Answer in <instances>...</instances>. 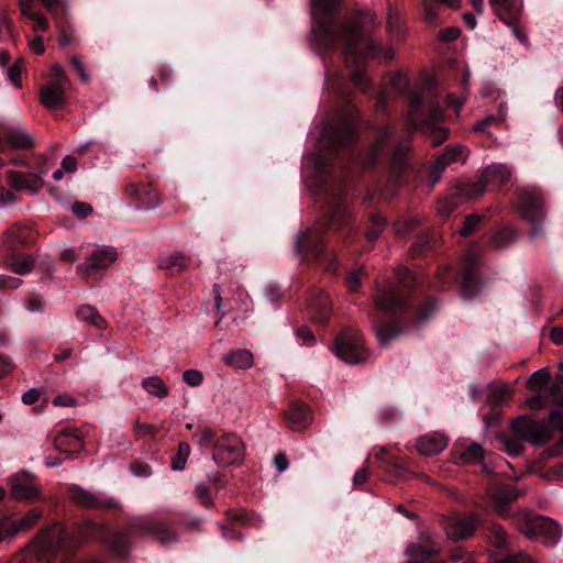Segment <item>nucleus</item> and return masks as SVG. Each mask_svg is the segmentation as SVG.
<instances>
[{
  "label": "nucleus",
  "instance_id": "6",
  "mask_svg": "<svg viewBox=\"0 0 563 563\" xmlns=\"http://www.w3.org/2000/svg\"><path fill=\"white\" fill-rule=\"evenodd\" d=\"M70 539L65 529L54 525L46 530H42L36 539L31 543L30 551L43 562H49L59 551H65L60 563H102L95 559H78L67 556Z\"/></svg>",
  "mask_w": 563,
  "mask_h": 563
},
{
  "label": "nucleus",
  "instance_id": "25",
  "mask_svg": "<svg viewBox=\"0 0 563 563\" xmlns=\"http://www.w3.org/2000/svg\"><path fill=\"white\" fill-rule=\"evenodd\" d=\"M477 526L475 517L453 518L445 527L446 534L453 540H462L471 537Z\"/></svg>",
  "mask_w": 563,
  "mask_h": 563
},
{
  "label": "nucleus",
  "instance_id": "59",
  "mask_svg": "<svg viewBox=\"0 0 563 563\" xmlns=\"http://www.w3.org/2000/svg\"><path fill=\"white\" fill-rule=\"evenodd\" d=\"M401 453L400 449L396 445H383V446H379L376 451V449H374V451L372 453H369L367 455V457H371V455L373 454L375 459H378V457H384L385 455H389V457H397V454Z\"/></svg>",
  "mask_w": 563,
  "mask_h": 563
},
{
  "label": "nucleus",
  "instance_id": "44",
  "mask_svg": "<svg viewBox=\"0 0 563 563\" xmlns=\"http://www.w3.org/2000/svg\"><path fill=\"white\" fill-rule=\"evenodd\" d=\"M364 275L365 273L362 267L349 271L344 278L346 288L352 292L357 291L362 285V277Z\"/></svg>",
  "mask_w": 563,
  "mask_h": 563
},
{
  "label": "nucleus",
  "instance_id": "34",
  "mask_svg": "<svg viewBox=\"0 0 563 563\" xmlns=\"http://www.w3.org/2000/svg\"><path fill=\"white\" fill-rule=\"evenodd\" d=\"M323 63H324V68H325V81H324L325 88L329 91L336 95L338 97H340L342 99H346L347 92L342 84L343 76L336 69L332 70L330 68L324 56H323Z\"/></svg>",
  "mask_w": 563,
  "mask_h": 563
},
{
  "label": "nucleus",
  "instance_id": "22",
  "mask_svg": "<svg viewBox=\"0 0 563 563\" xmlns=\"http://www.w3.org/2000/svg\"><path fill=\"white\" fill-rule=\"evenodd\" d=\"M309 311L314 323L325 327L332 314L329 295L323 290H316L309 298Z\"/></svg>",
  "mask_w": 563,
  "mask_h": 563
},
{
  "label": "nucleus",
  "instance_id": "41",
  "mask_svg": "<svg viewBox=\"0 0 563 563\" xmlns=\"http://www.w3.org/2000/svg\"><path fill=\"white\" fill-rule=\"evenodd\" d=\"M455 446H460L463 450L461 453H459V455H456L455 452H452L451 457H484L485 451L477 442H472L468 444L466 440H460L455 443Z\"/></svg>",
  "mask_w": 563,
  "mask_h": 563
},
{
  "label": "nucleus",
  "instance_id": "48",
  "mask_svg": "<svg viewBox=\"0 0 563 563\" xmlns=\"http://www.w3.org/2000/svg\"><path fill=\"white\" fill-rule=\"evenodd\" d=\"M509 396V389L507 386H501L496 388L495 390L490 391L487 401L490 404L493 408H497L501 406L507 397Z\"/></svg>",
  "mask_w": 563,
  "mask_h": 563
},
{
  "label": "nucleus",
  "instance_id": "45",
  "mask_svg": "<svg viewBox=\"0 0 563 563\" xmlns=\"http://www.w3.org/2000/svg\"><path fill=\"white\" fill-rule=\"evenodd\" d=\"M433 245V238L429 235L419 236L410 246V253L413 257L421 256Z\"/></svg>",
  "mask_w": 563,
  "mask_h": 563
},
{
  "label": "nucleus",
  "instance_id": "1",
  "mask_svg": "<svg viewBox=\"0 0 563 563\" xmlns=\"http://www.w3.org/2000/svg\"><path fill=\"white\" fill-rule=\"evenodd\" d=\"M361 124L360 111L349 104L347 113L323 126L320 152L311 157L312 195L322 213L317 224L300 231L294 242V253L301 264L317 265L331 274H336L339 268L336 254L329 247L332 238L350 245L364 242L366 245H361V250H366L387 225L382 214L373 212L361 233L353 220L347 189L354 168L373 164L378 151L375 145L371 157H363L358 146Z\"/></svg>",
  "mask_w": 563,
  "mask_h": 563
},
{
  "label": "nucleus",
  "instance_id": "55",
  "mask_svg": "<svg viewBox=\"0 0 563 563\" xmlns=\"http://www.w3.org/2000/svg\"><path fill=\"white\" fill-rule=\"evenodd\" d=\"M15 537L13 532L12 517L4 516L0 518V542L8 538Z\"/></svg>",
  "mask_w": 563,
  "mask_h": 563
},
{
  "label": "nucleus",
  "instance_id": "58",
  "mask_svg": "<svg viewBox=\"0 0 563 563\" xmlns=\"http://www.w3.org/2000/svg\"><path fill=\"white\" fill-rule=\"evenodd\" d=\"M461 30L456 26L444 27L439 31L438 37L441 42L451 43L459 38Z\"/></svg>",
  "mask_w": 563,
  "mask_h": 563
},
{
  "label": "nucleus",
  "instance_id": "52",
  "mask_svg": "<svg viewBox=\"0 0 563 563\" xmlns=\"http://www.w3.org/2000/svg\"><path fill=\"white\" fill-rule=\"evenodd\" d=\"M42 5L51 13H67L68 2L67 0H40Z\"/></svg>",
  "mask_w": 563,
  "mask_h": 563
},
{
  "label": "nucleus",
  "instance_id": "54",
  "mask_svg": "<svg viewBox=\"0 0 563 563\" xmlns=\"http://www.w3.org/2000/svg\"><path fill=\"white\" fill-rule=\"evenodd\" d=\"M265 296L272 303L279 305L284 294L277 283L271 282L265 286Z\"/></svg>",
  "mask_w": 563,
  "mask_h": 563
},
{
  "label": "nucleus",
  "instance_id": "40",
  "mask_svg": "<svg viewBox=\"0 0 563 563\" xmlns=\"http://www.w3.org/2000/svg\"><path fill=\"white\" fill-rule=\"evenodd\" d=\"M41 515H42L41 511L38 509L34 508V509H31L22 518H19V519L12 518L14 534L16 536L21 532H24V531H27L29 529H31L36 523V521L40 519Z\"/></svg>",
  "mask_w": 563,
  "mask_h": 563
},
{
  "label": "nucleus",
  "instance_id": "30",
  "mask_svg": "<svg viewBox=\"0 0 563 563\" xmlns=\"http://www.w3.org/2000/svg\"><path fill=\"white\" fill-rule=\"evenodd\" d=\"M191 264V260L183 253L176 252L168 256L162 257L158 268L165 271L168 275L174 276L183 273Z\"/></svg>",
  "mask_w": 563,
  "mask_h": 563
},
{
  "label": "nucleus",
  "instance_id": "11",
  "mask_svg": "<svg viewBox=\"0 0 563 563\" xmlns=\"http://www.w3.org/2000/svg\"><path fill=\"white\" fill-rule=\"evenodd\" d=\"M443 110L434 101H426L420 90L408 96V122L416 130H433L443 120Z\"/></svg>",
  "mask_w": 563,
  "mask_h": 563
},
{
  "label": "nucleus",
  "instance_id": "49",
  "mask_svg": "<svg viewBox=\"0 0 563 563\" xmlns=\"http://www.w3.org/2000/svg\"><path fill=\"white\" fill-rule=\"evenodd\" d=\"M23 59L15 60L11 66L8 67L7 75L10 81L16 87L22 88V74Z\"/></svg>",
  "mask_w": 563,
  "mask_h": 563
},
{
  "label": "nucleus",
  "instance_id": "42",
  "mask_svg": "<svg viewBox=\"0 0 563 563\" xmlns=\"http://www.w3.org/2000/svg\"><path fill=\"white\" fill-rule=\"evenodd\" d=\"M551 382V375L547 367L534 372L527 382V387L533 391H542Z\"/></svg>",
  "mask_w": 563,
  "mask_h": 563
},
{
  "label": "nucleus",
  "instance_id": "31",
  "mask_svg": "<svg viewBox=\"0 0 563 563\" xmlns=\"http://www.w3.org/2000/svg\"><path fill=\"white\" fill-rule=\"evenodd\" d=\"M518 232L509 225H503L495 230L489 238L488 244L496 250H504L516 242Z\"/></svg>",
  "mask_w": 563,
  "mask_h": 563
},
{
  "label": "nucleus",
  "instance_id": "16",
  "mask_svg": "<svg viewBox=\"0 0 563 563\" xmlns=\"http://www.w3.org/2000/svg\"><path fill=\"white\" fill-rule=\"evenodd\" d=\"M117 252L113 247L95 249L88 256L87 261L78 265L77 269L81 272L85 279H100L101 272L110 267L117 260Z\"/></svg>",
  "mask_w": 563,
  "mask_h": 563
},
{
  "label": "nucleus",
  "instance_id": "38",
  "mask_svg": "<svg viewBox=\"0 0 563 563\" xmlns=\"http://www.w3.org/2000/svg\"><path fill=\"white\" fill-rule=\"evenodd\" d=\"M224 361L230 366L246 369L253 364V355L250 351L240 349L229 353Z\"/></svg>",
  "mask_w": 563,
  "mask_h": 563
},
{
  "label": "nucleus",
  "instance_id": "37",
  "mask_svg": "<svg viewBox=\"0 0 563 563\" xmlns=\"http://www.w3.org/2000/svg\"><path fill=\"white\" fill-rule=\"evenodd\" d=\"M141 386L150 395L155 396L157 398H165L169 394L168 387L158 376H150L144 378L141 383Z\"/></svg>",
  "mask_w": 563,
  "mask_h": 563
},
{
  "label": "nucleus",
  "instance_id": "35",
  "mask_svg": "<svg viewBox=\"0 0 563 563\" xmlns=\"http://www.w3.org/2000/svg\"><path fill=\"white\" fill-rule=\"evenodd\" d=\"M387 30L397 40H402L406 35V27L402 15L397 8L388 7Z\"/></svg>",
  "mask_w": 563,
  "mask_h": 563
},
{
  "label": "nucleus",
  "instance_id": "15",
  "mask_svg": "<svg viewBox=\"0 0 563 563\" xmlns=\"http://www.w3.org/2000/svg\"><path fill=\"white\" fill-rule=\"evenodd\" d=\"M484 286L481 257L474 252H468L463 260L461 294L464 298H474L481 294Z\"/></svg>",
  "mask_w": 563,
  "mask_h": 563
},
{
  "label": "nucleus",
  "instance_id": "57",
  "mask_svg": "<svg viewBox=\"0 0 563 563\" xmlns=\"http://www.w3.org/2000/svg\"><path fill=\"white\" fill-rule=\"evenodd\" d=\"M195 494L205 507L210 508L212 506V497L206 484L198 483L196 485Z\"/></svg>",
  "mask_w": 563,
  "mask_h": 563
},
{
  "label": "nucleus",
  "instance_id": "13",
  "mask_svg": "<svg viewBox=\"0 0 563 563\" xmlns=\"http://www.w3.org/2000/svg\"><path fill=\"white\" fill-rule=\"evenodd\" d=\"M334 354L349 364H358L367 360L369 353L364 346L360 332L352 328H344L333 342Z\"/></svg>",
  "mask_w": 563,
  "mask_h": 563
},
{
  "label": "nucleus",
  "instance_id": "18",
  "mask_svg": "<svg viewBox=\"0 0 563 563\" xmlns=\"http://www.w3.org/2000/svg\"><path fill=\"white\" fill-rule=\"evenodd\" d=\"M68 497L84 508L118 509L121 507L119 501L112 497H104L101 494L88 492L76 485L69 487Z\"/></svg>",
  "mask_w": 563,
  "mask_h": 563
},
{
  "label": "nucleus",
  "instance_id": "51",
  "mask_svg": "<svg viewBox=\"0 0 563 563\" xmlns=\"http://www.w3.org/2000/svg\"><path fill=\"white\" fill-rule=\"evenodd\" d=\"M481 223V217L477 214H468L465 217L463 227L460 230L461 235L470 236L473 232H475Z\"/></svg>",
  "mask_w": 563,
  "mask_h": 563
},
{
  "label": "nucleus",
  "instance_id": "19",
  "mask_svg": "<svg viewBox=\"0 0 563 563\" xmlns=\"http://www.w3.org/2000/svg\"><path fill=\"white\" fill-rule=\"evenodd\" d=\"M85 431L75 426H66L57 431L54 446L62 453L69 455L79 453L85 448Z\"/></svg>",
  "mask_w": 563,
  "mask_h": 563
},
{
  "label": "nucleus",
  "instance_id": "63",
  "mask_svg": "<svg viewBox=\"0 0 563 563\" xmlns=\"http://www.w3.org/2000/svg\"><path fill=\"white\" fill-rule=\"evenodd\" d=\"M70 64H71V67L74 68V70L78 74L81 81L88 82L90 78H89L88 73L85 69L82 62L80 60V57L77 55H74L70 58Z\"/></svg>",
  "mask_w": 563,
  "mask_h": 563
},
{
  "label": "nucleus",
  "instance_id": "8",
  "mask_svg": "<svg viewBox=\"0 0 563 563\" xmlns=\"http://www.w3.org/2000/svg\"><path fill=\"white\" fill-rule=\"evenodd\" d=\"M47 156L33 155L32 157L16 155L12 158V163L16 166H24L32 170L30 173H22L9 170L7 173L8 184L14 190H30L37 192L44 186L43 175L47 174Z\"/></svg>",
  "mask_w": 563,
  "mask_h": 563
},
{
  "label": "nucleus",
  "instance_id": "64",
  "mask_svg": "<svg viewBox=\"0 0 563 563\" xmlns=\"http://www.w3.org/2000/svg\"><path fill=\"white\" fill-rule=\"evenodd\" d=\"M30 20L34 22L35 31L47 32L49 30V21L42 13L32 14Z\"/></svg>",
  "mask_w": 563,
  "mask_h": 563
},
{
  "label": "nucleus",
  "instance_id": "24",
  "mask_svg": "<svg viewBox=\"0 0 563 563\" xmlns=\"http://www.w3.org/2000/svg\"><path fill=\"white\" fill-rule=\"evenodd\" d=\"M287 426L295 431L305 430L311 422L310 408L299 400H292L285 412Z\"/></svg>",
  "mask_w": 563,
  "mask_h": 563
},
{
  "label": "nucleus",
  "instance_id": "7",
  "mask_svg": "<svg viewBox=\"0 0 563 563\" xmlns=\"http://www.w3.org/2000/svg\"><path fill=\"white\" fill-rule=\"evenodd\" d=\"M129 534H152L163 544L176 541V533L169 528L150 518H139L131 522L126 532H115L109 539V547L117 555L124 556L128 554L130 549Z\"/></svg>",
  "mask_w": 563,
  "mask_h": 563
},
{
  "label": "nucleus",
  "instance_id": "36",
  "mask_svg": "<svg viewBox=\"0 0 563 563\" xmlns=\"http://www.w3.org/2000/svg\"><path fill=\"white\" fill-rule=\"evenodd\" d=\"M76 316L79 320L85 321L97 329L106 328L104 318L90 305L80 306L76 311Z\"/></svg>",
  "mask_w": 563,
  "mask_h": 563
},
{
  "label": "nucleus",
  "instance_id": "9",
  "mask_svg": "<svg viewBox=\"0 0 563 563\" xmlns=\"http://www.w3.org/2000/svg\"><path fill=\"white\" fill-rule=\"evenodd\" d=\"M515 527L527 538H539L545 544H556L561 539L559 523L532 510L523 509L512 515Z\"/></svg>",
  "mask_w": 563,
  "mask_h": 563
},
{
  "label": "nucleus",
  "instance_id": "56",
  "mask_svg": "<svg viewBox=\"0 0 563 563\" xmlns=\"http://www.w3.org/2000/svg\"><path fill=\"white\" fill-rule=\"evenodd\" d=\"M183 380L191 387H198L203 382V375L197 369H187L183 373Z\"/></svg>",
  "mask_w": 563,
  "mask_h": 563
},
{
  "label": "nucleus",
  "instance_id": "23",
  "mask_svg": "<svg viewBox=\"0 0 563 563\" xmlns=\"http://www.w3.org/2000/svg\"><path fill=\"white\" fill-rule=\"evenodd\" d=\"M30 477L26 471L11 477V495L14 499L33 501L41 498L40 489L30 483Z\"/></svg>",
  "mask_w": 563,
  "mask_h": 563
},
{
  "label": "nucleus",
  "instance_id": "4",
  "mask_svg": "<svg viewBox=\"0 0 563 563\" xmlns=\"http://www.w3.org/2000/svg\"><path fill=\"white\" fill-rule=\"evenodd\" d=\"M511 430L519 440H506L505 451L509 455L521 453L523 446L520 440L539 446L553 441L555 449L563 450V413L559 410H552L549 419L542 420H532L526 416H520L512 420Z\"/></svg>",
  "mask_w": 563,
  "mask_h": 563
},
{
  "label": "nucleus",
  "instance_id": "53",
  "mask_svg": "<svg viewBox=\"0 0 563 563\" xmlns=\"http://www.w3.org/2000/svg\"><path fill=\"white\" fill-rule=\"evenodd\" d=\"M492 542L497 548H505L507 545V533L500 525H493L490 529Z\"/></svg>",
  "mask_w": 563,
  "mask_h": 563
},
{
  "label": "nucleus",
  "instance_id": "47",
  "mask_svg": "<svg viewBox=\"0 0 563 563\" xmlns=\"http://www.w3.org/2000/svg\"><path fill=\"white\" fill-rule=\"evenodd\" d=\"M446 169L445 163L435 159L428 172V183L430 187H434L441 179L443 172Z\"/></svg>",
  "mask_w": 563,
  "mask_h": 563
},
{
  "label": "nucleus",
  "instance_id": "62",
  "mask_svg": "<svg viewBox=\"0 0 563 563\" xmlns=\"http://www.w3.org/2000/svg\"><path fill=\"white\" fill-rule=\"evenodd\" d=\"M495 563H537L530 555L519 552L514 555H508Z\"/></svg>",
  "mask_w": 563,
  "mask_h": 563
},
{
  "label": "nucleus",
  "instance_id": "21",
  "mask_svg": "<svg viewBox=\"0 0 563 563\" xmlns=\"http://www.w3.org/2000/svg\"><path fill=\"white\" fill-rule=\"evenodd\" d=\"M448 445L449 438L434 431L419 437L412 446L406 445V448L410 453H412V449H416L423 456H433L442 453Z\"/></svg>",
  "mask_w": 563,
  "mask_h": 563
},
{
  "label": "nucleus",
  "instance_id": "3",
  "mask_svg": "<svg viewBox=\"0 0 563 563\" xmlns=\"http://www.w3.org/2000/svg\"><path fill=\"white\" fill-rule=\"evenodd\" d=\"M396 277V283L379 287L374 297L373 327L384 345L410 327L428 321L438 308L437 299L427 294L419 275L399 267Z\"/></svg>",
  "mask_w": 563,
  "mask_h": 563
},
{
  "label": "nucleus",
  "instance_id": "33",
  "mask_svg": "<svg viewBox=\"0 0 563 563\" xmlns=\"http://www.w3.org/2000/svg\"><path fill=\"white\" fill-rule=\"evenodd\" d=\"M434 545L427 541L426 543H412L407 549L405 554L408 558L407 563H424L429 558L437 554Z\"/></svg>",
  "mask_w": 563,
  "mask_h": 563
},
{
  "label": "nucleus",
  "instance_id": "60",
  "mask_svg": "<svg viewBox=\"0 0 563 563\" xmlns=\"http://www.w3.org/2000/svg\"><path fill=\"white\" fill-rule=\"evenodd\" d=\"M71 210L74 212V214L80 219H85L87 218L88 216H90L93 211L92 207L90 203L88 202H82V201H76L73 207H71Z\"/></svg>",
  "mask_w": 563,
  "mask_h": 563
},
{
  "label": "nucleus",
  "instance_id": "10",
  "mask_svg": "<svg viewBox=\"0 0 563 563\" xmlns=\"http://www.w3.org/2000/svg\"><path fill=\"white\" fill-rule=\"evenodd\" d=\"M192 440L201 448L212 449V457H222L224 454L232 455L233 457H243L245 453L244 443L234 433L203 427L192 434Z\"/></svg>",
  "mask_w": 563,
  "mask_h": 563
},
{
  "label": "nucleus",
  "instance_id": "12",
  "mask_svg": "<svg viewBox=\"0 0 563 563\" xmlns=\"http://www.w3.org/2000/svg\"><path fill=\"white\" fill-rule=\"evenodd\" d=\"M516 206L519 214L531 223L529 236L536 239L543 233L542 221L544 219L543 198L530 189L516 191Z\"/></svg>",
  "mask_w": 563,
  "mask_h": 563
},
{
  "label": "nucleus",
  "instance_id": "32",
  "mask_svg": "<svg viewBox=\"0 0 563 563\" xmlns=\"http://www.w3.org/2000/svg\"><path fill=\"white\" fill-rule=\"evenodd\" d=\"M460 3L461 0H422L423 18L429 24H438L440 23V4L456 9L460 7Z\"/></svg>",
  "mask_w": 563,
  "mask_h": 563
},
{
  "label": "nucleus",
  "instance_id": "50",
  "mask_svg": "<svg viewBox=\"0 0 563 563\" xmlns=\"http://www.w3.org/2000/svg\"><path fill=\"white\" fill-rule=\"evenodd\" d=\"M134 433L136 437H148V438H155L158 433V428L153 424H148L145 422H141L140 420H136L134 422Z\"/></svg>",
  "mask_w": 563,
  "mask_h": 563
},
{
  "label": "nucleus",
  "instance_id": "46",
  "mask_svg": "<svg viewBox=\"0 0 563 563\" xmlns=\"http://www.w3.org/2000/svg\"><path fill=\"white\" fill-rule=\"evenodd\" d=\"M407 153L408 150L405 145H398L391 155V164L395 170L401 172L407 167Z\"/></svg>",
  "mask_w": 563,
  "mask_h": 563
},
{
  "label": "nucleus",
  "instance_id": "61",
  "mask_svg": "<svg viewBox=\"0 0 563 563\" xmlns=\"http://www.w3.org/2000/svg\"><path fill=\"white\" fill-rule=\"evenodd\" d=\"M296 336L308 346H311L316 343V336L313 332L306 325L299 327L297 329Z\"/></svg>",
  "mask_w": 563,
  "mask_h": 563
},
{
  "label": "nucleus",
  "instance_id": "26",
  "mask_svg": "<svg viewBox=\"0 0 563 563\" xmlns=\"http://www.w3.org/2000/svg\"><path fill=\"white\" fill-rule=\"evenodd\" d=\"M56 29L58 31V44L62 47L76 44V29L70 20L69 13H55L52 14Z\"/></svg>",
  "mask_w": 563,
  "mask_h": 563
},
{
  "label": "nucleus",
  "instance_id": "39",
  "mask_svg": "<svg viewBox=\"0 0 563 563\" xmlns=\"http://www.w3.org/2000/svg\"><path fill=\"white\" fill-rule=\"evenodd\" d=\"M5 139L13 148L27 150L34 145L32 136L22 130H8Z\"/></svg>",
  "mask_w": 563,
  "mask_h": 563
},
{
  "label": "nucleus",
  "instance_id": "28",
  "mask_svg": "<svg viewBox=\"0 0 563 563\" xmlns=\"http://www.w3.org/2000/svg\"><path fill=\"white\" fill-rule=\"evenodd\" d=\"M126 192L140 201L145 209H153L158 206V192L152 184L129 185Z\"/></svg>",
  "mask_w": 563,
  "mask_h": 563
},
{
  "label": "nucleus",
  "instance_id": "17",
  "mask_svg": "<svg viewBox=\"0 0 563 563\" xmlns=\"http://www.w3.org/2000/svg\"><path fill=\"white\" fill-rule=\"evenodd\" d=\"M497 16L511 27L512 34L523 43L527 36L519 27L518 21L521 13V0H489Z\"/></svg>",
  "mask_w": 563,
  "mask_h": 563
},
{
  "label": "nucleus",
  "instance_id": "20",
  "mask_svg": "<svg viewBox=\"0 0 563 563\" xmlns=\"http://www.w3.org/2000/svg\"><path fill=\"white\" fill-rule=\"evenodd\" d=\"M510 180V170L503 164H493L486 167L478 179L476 194L485 190H497L505 187Z\"/></svg>",
  "mask_w": 563,
  "mask_h": 563
},
{
  "label": "nucleus",
  "instance_id": "2",
  "mask_svg": "<svg viewBox=\"0 0 563 563\" xmlns=\"http://www.w3.org/2000/svg\"><path fill=\"white\" fill-rule=\"evenodd\" d=\"M342 2L343 0H310L311 33L320 53L338 54L353 69V86L368 92L372 84L365 71V63L379 55L383 47L366 35L358 20L343 11Z\"/></svg>",
  "mask_w": 563,
  "mask_h": 563
},
{
  "label": "nucleus",
  "instance_id": "5",
  "mask_svg": "<svg viewBox=\"0 0 563 563\" xmlns=\"http://www.w3.org/2000/svg\"><path fill=\"white\" fill-rule=\"evenodd\" d=\"M36 238V233L26 225L14 224L8 229L4 238L5 261L12 272L18 275H26L34 267L32 255L22 253V247L30 246Z\"/></svg>",
  "mask_w": 563,
  "mask_h": 563
},
{
  "label": "nucleus",
  "instance_id": "27",
  "mask_svg": "<svg viewBox=\"0 0 563 563\" xmlns=\"http://www.w3.org/2000/svg\"><path fill=\"white\" fill-rule=\"evenodd\" d=\"M40 100L41 103L48 109L62 110L67 104L65 90L59 84H48L42 87Z\"/></svg>",
  "mask_w": 563,
  "mask_h": 563
},
{
  "label": "nucleus",
  "instance_id": "43",
  "mask_svg": "<svg viewBox=\"0 0 563 563\" xmlns=\"http://www.w3.org/2000/svg\"><path fill=\"white\" fill-rule=\"evenodd\" d=\"M462 158H465V147L461 145H448L443 150V153L437 158L442 163H445L448 167L450 164L455 163Z\"/></svg>",
  "mask_w": 563,
  "mask_h": 563
},
{
  "label": "nucleus",
  "instance_id": "14",
  "mask_svg": "<svg viewBox=\"0 0 563 563\" xmlns=\"http://www.w3.org/2000/svg\"><path fill=\"white\" fill-rule=\"evenodd\" d=\"M503 465L507 470H501L500 473L511 479L518 481L526 473L538 474L541 478L547 481H561L563 479V462H559L554 465L547 466L544 460H530L525 467H520L510 463L508 460H503Z\"/></svg>",
  "mask_w": 563,
  "mask_h": 563
},
{
  "label": "nucleus",
  "instance_id": "29",
  "mask_svg": "<svg viewBox=\"0 0 563 563\" xmlns=\"http://www.w3.org/2000/svg\"><path fill=\"white\" fill-rule=\"evenodd\" d=\"M518 498V493L512 488H501L492 495L493 507L503 518L511 517L509 505Z\"/></svg>",
  "mask_w": 563,
  "mask_h": 563
}]
</instances>
